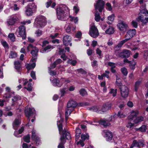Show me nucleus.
Wrapping results in <instances>:
<instances>
[{
  "label": "nucleus",
  "instance_id": "obj_1",
  "mask_svg": "<svg viewBox=\"0 0 148 148\" xmlns=\"http://www.w3.org/2000/svg\"><path fill=\"white\" fill-rule=\"evenodd\" d=\"M66 8L64 10L59 6H57L56 12L57 18L58 20L63 21L66 20L67 16L69 14V10L68 7H66Z\"/></svg>",
  "mask_w": 148,
  "mask_h": 148
},
{
  "label": "nucleus",
  "instance_id": "obj_2",
  "mask_svg": "<svg viewBox=\"0 0 148 148\" xmlns=\"http://www.w3.org/2000/svg\"><path fill=\"white\" fill-rule=\"evenodd\" d=\"M138 114V111H132L130 115L128 117V119L130 121L133 120L134 122L135 123H137L143 121L144 119L143 117L140 116L136 117Z\"/></svg>",
  "mask_w": 148,
  "mask_h": 148
},
{
  "label": "nucleus",
  "instance_id": "obj_3",
  "mask_svg": "<svg viewBox=\"0 0 148 148\" xmlns=\"http://www.w3.org/2000/svg\"><path fill=\"white\" fill-rule=\"evenodd\" d=\"M46 24V18L43 16H40L35 19L34 26L37 28L45 26Z\"/></svg>",
  "mask_w": 148,
  "mask_h": 148
},
{
  "label": "nucleus",
  "instance_id": "obj_4",
  "mask_svg": "<svg viewBox=\"0 0 148 148\" xmlns=\"http://www.w3.org/2000/svg\"><path fill=\"white\" fill-rule=\"evenodd\" d=\"M70 138L69 133L64 129L63 131L62 135L60 138L61 142L58 146V148H64L63 145L65 142L66 139H69Z\"/></svg>",
  "mask_w": 148,
  "mask_h": 148
},
{
  "label": "nucleus",
  "instance_id": "obj_5",
  "mask_svg": "<svg viewBox=\"0 0 148 148\" xmlns=\"http://www.w3.org/2000/svg\"><path fill=\"white\" fill-rule=\"evenodd\" d=\"M19 20L18 15L14 14L10 16L7 20L6 23L8 26H12Z\"/></svg>",
  "mask_w": 148,
  "mask_h": 148
},
{
  "label": "nucleus",
  "instance_id": "obj_6",
  "mask_svg": "<svg viewBox=\"0 0 148 148\" xmlns=\"http://www.w3.org/2000/svg\"><path fill=\"white\" fill-rule=\"evenodd\" d=\"M138 22H141L142 24H146L148 23V11L141 12L139 13L137 19Z\"/></svg>",
  "mask_w": 148,
  "mask_h": 148
},
{
  "label": "nucleus",
  "instance_id": "obj_7",
  "mask_svg": "<svg viewBox=\"0 0 148 148\" xmlns=\"http://www.w3.org/2000/svg\"><path fill=\"white\" fill-rule=\"evenodd\" d=\"M15 34L18 37H21L23 39H25L26 38L25 27L24 26L19 27L16 31Z\"/></svg>",
  "mask_w": 148,
  "mask_h": 148
},
{
  "label": "nucleus",
  "instance_id": "obj_8",
  "mask_svg": "<svg viewBox=\"0 0 148 148\" xmlns=\"http://www.w3.org/2000/svg\"><path fill=\"white\" fill-rule=\"evenodd\" d=\"M70 82L69 80L64 78H61L60 80L58 79H55L52 81V84L55 86L60 87L64 83L66 84Z\"/></svg>",
  "mask_w": 148,
  "mask_h": 148
},
{
  "label": "nucleus",
  "instance_id": "obj_9",
  "mask_svg": "<svg viewBox=\"0 0 148 148\" xmlns=\"http://www.w3.org/2000/svg\"><path fill=\"white\" fill-rule=\"evenodd\" d=\"M89 34L91 37L94 38H97L99 35L98 30L94 25H92L90 27Z\"/></svg>",
  "mask_w": 148,
  "mask_h": 148
},
{
  "label": "nucleus",
  "instance_id": "obj_10",
  "mask_svg": "<svg viewBox=\"0 0 148 148\" xmlns=\"http://www.w3.org/2000/svg\"><path fill=\"white\" fill-rule=\"evenodd\" d=\"M121 90V96L124 98H126L128 95L129 89L127 87L124 85H123L119 87Z\"/></svg>",
  "mask_w": 148,
  "mask_h": 148
},
{
  "label": "nucleus",
  "instance_id": "obj_11",
  "mask_svg": "<svg viewBox=\"0 0 148 148\" xmlns=\"http://www.w3.org/2000/svg\"><path fill=\"white\" fill-rule=\"evenodd\" d=\"M105 3L102 0H98L96 4L95 5V10H98L100 12H101L104 8Z\"/></svg>",
  "mask_w": 148,
  "mask_h": 148
},
{
  "label": "nucleus",
  "instance_id": "obj_12",
  "mask_svg": "<svg viewBox=\"0 0 148 148\" xmlns=\"http://www.w3.org/2000/svg\"><path fill=\"white\" fill-rule=\"evenodd\" d=\"M34 111L35 110L34 108H28V107H26L25 112L26 116L29 119V121L30 120V117L33 115Z\"/></svg>",
  "mask_w": 148,
  "mask_h": 148
},
{
  "label": "nucleus",
  "instance_id": "obj_13",
  "mask_svg": "<svg viewBox=\"0 0 148 148\" xmlns=\"http://www.w3.org/2000/svg\"><path fill=\"white\" fill-rule=\"evenodd\" d=\"M23 82V84L24 86L28 84V87H25L24 88L27 89L29 91H31L32 90V83L30 82H29L27 79H19V82L21 83L22 82Z\"/></svg>",
  "mask_w": 148,
  "mask_h": 148
},
{
  "label": "nucleus",
  "instance_id": "obj_14",
  "mask_svg": "<svg viewBox=\"0 0 148 148\" xmlns=\"http://www.w3.org/2000/svg\"><path fill=\"white\" fill-rule=\"evenodd\" d=\"M112 105L111 103H107L103 105L102 106H100V111H99L100 114H102L103 113L106 112L111 107Z\"/></svg>",
  "mask_w": 148,
  "mask_h": 148
},
{
  "label": "nucleus",
  "instance_id": "obj_15",
  "mask_svg": "<svg viewBox=\"0 0 148 148\" xmlns=\"http://www.w3.org/2000/svg\"><path fill=\"white\" fill-rule=\"evenodd\" d=\"M117 26L119 30L124 32L126 31L128 28L127 24L124 21L119 23L117 25Z\"/></svg>",
  "mask_w": 148,
  "mask_h": 148
},
{
  "label": "nucleus",
  "instance_id": "obj_16",
  "mask_svg": "<svg viewBox=\"0 0 148 148\" xmlns=\"http://www.w3.org/2000/svg\"><path fill=\"white\" fill-rule=\"evenodd\" d=\"M71 41V37L68 35H66L63 38V42L65 46H68L70 45L72 46V43H70Z\"/></svg>",
  "mask_w": 148,
  "mask_h": 148
},
{
  "label": "nucleus",
  "instance_id": "obj_17",
  "mask_svg": "<svg viewBox=\"0 0 148 148\" xmlns=\"http://www.w3.org/2000/svg\"><path fill=\"white\" fill-rule=\"evenodd\" d=\"M57 117H60V120H59L57 122V125L58 127L60 134H61L62 130V121L63 119L61 117V114L60 113L57 115Z\"/></svg>",
  "mask_w": 148,
  "mask_h": 148
},
{
  "label": "nucleus",
  "instance_id": "obj_18",
  "mask_svg": "<svg viewBox=\"0 0 148 148\" xmlns=\"http://www.w3.org/2000/svg\"><path fill=\"white\" fill-rule=\"evenodd\" d=\"M104 133L106 136V140L108 141H110L112 139L113 135L112 132L108 130H105Z\"/></svg>",
  "mask_w": 148,
  "mask_h": 148
},
{
  "label": "nucleus",
  "instance_id": "obj_19",
  "mask_svg": "<svg viewBox=\"0 0 148 148\" xmlns=\"http://www.w3.org/2000/svg\"><path fill=\"white\" fill-rule=\"evenodd\" d=\"M130 54V51L128 50H125L120 54V56L122 58H128Z\"/></svg>",
  "mask_w": 148,
  "mask_h": 148
},
{
  "label": "nucleus",
  "instance_id": "obj_20",
  "mask_svg": "<svg viewBox=\"0 0 148 148\" xmlns=\"http://www.w3.org/2000/svg\"><path fill=\"white\" fill-rule=\"evenodd\" d=\"M21 121L20 119H16L12 124L13 128L15 130H17L21 124Z\"/></svg>",
  "mask_w": 148,
  "mask_h": 148
},
{
  "label": "nucleus",
  "instance_id": "obj_21",
  "mask_svg": "<svg viewBox=\"0 0 148 148\" xmlns=\"http://www.w3.org/2000/svg\"><path fill=\"white\" fill-rule=\"evenodd\" d=\"M77 105V103L75 101L71 100L69 101L67 104V108H73L75 107Z\"/></svg>",
  "mask_w": 148,
  "mask_h": 148
},
{
  "label": "nucleus",
  "instance_id": "obj_22",
  "mask_svg": "<svg viewBox=\"0 0 148 148\" xmlns=\"http://www.w3.org/2000/svg\"><path fill=\"white\" fill-rule=\"evenodd\" d=\"M53 49V47L50 45H48L45 48L41 49L40 50V52L42 53H47Z\"/></svg>",
  "mask_w": 148,
  "mask_h": 148
},
{
  "label": "nucleus",
  "instance_id": "obj_23",
  "mask_svg": "<svg viewBox=\"0 0 148 148\" xmlns=\"http://www.w3.org/2000/svg\"><path fill=\"white\" fill-rule=\"evenodd\" d=\"M88 110L95 112H96L97 113H99V111H100V106H96L91 107L88 108Z\"/></svg>",
  "mask_w": 148,
  "mask_h": 148
},
{
  "label": "nucleus",
  "instance_id": "obj_24",
  "mask_svg": "<svg viewBox=\"0 0 148 148\" xmlns=\"http://www.w3.org/2000/svg\"><path fill=\"white\" fill-rule=\"evenodd\" d=\"M5 89L7 93L4 95L3 97L5 99L10 98L11 97V93H12V92H10V88L8 87H7L5 88Z\"/></svg>",
  "mask_w": 148,
  "mask_h": 148
},
{
  "label": "nucleus",
  "instance_id": "obj_25",
  "mask_svg": "<svg viewBox=\"0 0 148 148\" xmlns=\"http://www.w3.org/2000/svg\"><path fill=\"white\" fill-rule=\"evenodd\" d=\"M14 64L16 69L18 70L20 69L21 68V63L18 61H15L14 62Z\"/></svg>",
  "mask_w": 148,
  "mask_h": 148
},
{
  "label": "nucleus",
  "instance_id": "obj_26",
  "mask_svg": "<svg viewBox=\"0 0 148 148\" xmlns=\"http://www.w3.org/2000/svg\"><path fill=\"white\" fill-rule=\"evenodd\" d=\"M27 69L29 70L33 69L36 66V64L35 63H33L32 64H28L26 65Z\"/></svg>",
  "mask_w": 148,
  "mask_h": 148
},
{
  "label": "nucleus",
  "instance_id": "obj_27",
  "mask_svg": "<svg viewBox=\"0 0 148 148\" xmlns=\"http://www.w3.org/2000/svg\"><path fill=\"white\" fill-rule=\"evenodd\" d=\"M99 123L102 125H103L105 127H107L110 125V123L107 120H101L100 121Z\"/></svg>",
  "mask_w": 148,
  "mask_h": 148
},
{
  "label": "nucleus",
  "instance_id": "obj_28",
  "mask_svg": "<svg viewBox=\"0 0 148 148\" xmlns=\"http://www.w3.org/2000/svg\"><path fill=\"white\" fill-rule=\"evenodd\" d=\"M25 14L27 16H30L32 15L33 14L32 10L31 9L27 6Z\"/></svg>",
  "mask_w": 148,
  "mask_h": 148
},
{
  "label": "nucleus",
  "instance_id": "obj_29",
  "mask_svg": "<svg viewBox=\"0 0 148 148\" xmlns=\"http://www.w3.org/2000/svg\"><path fill=\"white\" fill-rule=\"evenodd\" d=\"M73 108H67L65 112V117L66 120L69 116L71 114Z\"/></svg>",
  "mask_w": 148,
  "mask_h": 148
},
{
  "label": "nucleus",
  "instance_id": "obj_30",
  "mask_svg": "<svg viewBox=\"0 0 148 148\" xmlns=\"http://www.w3.org/2000/svg\"><path fill=\"white\" fill-rule=\"evenodd\" d=\"M134 147H136L139 148L138 140H134L130 146V148H133Z\"/></svg>",
  "mask_w": 148,
  "mask_h": 148
},
{
  "label": "nucleus",
  "instance_id": "obj_31",
  "mask_svg": "<svg viewBox=\"0 0 148 148\" xmlns=\"http://www.w3.org/2000/svg\"><path fill=\"white\" fill-rule=\"evenodd\" d=\"M114 29L112 27H110L105 32L106 34H112L114 33Z\"/></svg>",
  "mask_w": 148,
  "mask_h": 148
},
{
  "label": "nucleus",
  "instance_id": "obj_32",
  "mask_svg": "<svg viewBox=\"0 0 148 148\" xmlns=\"http://www.w3.org/2000/svg\"><path fill=\"white\" fill-rule=\"evenodd\" d=\"M39 50L38 48H36L35 49L32 50L31 52L32 55V56H34L35 57L37 56V53L38 52Z\"/></svg>",
  "mask_w": 148,
  "mask_h": 148
},
{
  "label": "nucleus",
  "instance_id": "obj_33",
  "mask_svg": "<svg viewBox=\"0 0 148 148\" xmlns=\"http://www.w3.org/2000/svg\"><path fill=\"white\" fill-rule=\"evenodd\" d=\"M141 83V82L140 81H137L135 83L134 85L135 90L137 91L139 87V86Z\"/></svg>",
  "mask_w": 148,
  "mask_h": 148
},
{
  "label": "nucleus",
  "instance_id": "obj_34",
  "mask_svg": "<svg viewBox=\"0 0 148 148\" xmlns=\"http://www.w3.org/2000/svg\"><path fill=\"white\" fill-rule=\"evenodd\" d=\"M114 15L113 14H112L110 16H109L108 17V21H107V23L109 24H111L112 21L114 20Z\"/></svg>",
  "mask_w": 148,
  "mask_h": 148
},
{
  "label": "nucleus",
  "instance_id": "obj_35",
  "mask_svg": "<svg viewBox=\"0 0 148 148\" xmlns=\"http://www.w3.org/2000/svg\"><path fill=\"white\" fill-rule=\"evenodd\" d=\"M127 32L132 38L136 33V30L134 29L129 30Z\"/></svg>",
  "mask_w": 148,
  "mask_h": 148
},
{
  "label": "nucleus",
  "instance_id": "obj_36",
  "mask_svg": "<svg viewBox=\"0 0 148 148\" xmlns=\"http://www.w3.org/2000/svg\"><path fill=\"white\" fill-rule=\"evenodd\" d=\"M27 6L31 9L32 10V9H35L36 8V5H35L34 3H29Z\"/></svg>",
  "mask_w": 148,
  "mask_h": 148
},
{
  "label": "nucleus",
  "instance_id": "obj_37",
  "mask_svg": "<svg viewBox=\"0 0 148 148\" xmlns=\"http://www.w3.org/2000/svg\"><path fill=\"white\" fill-rule=\"evenodd\" d=\"M139 148L143 147L145 146L144 141L143 140H138Z\"/></svg>",
  "mask_w": 148,
  "mask_h": 148
},
{
  "label": "nucleus",
  "instance_id": "obj_38",
  "mask_svg": "<svg viewBox=\"0 0 148 148\" xmlns=\"http://www.w3.org/2000/svg\"><path fill=\"white\" fill-rule=\"evenodd\" d=\"M16 57L17 54L15 52L12 51L10 52L9 55V58H15Z\"/></svg>",
  "mask_w": 148,
  "mask_h": 148
},
{
  "label": "nucleus",
  "instance_id": "obj_39",
  "mask_svg": "<svg viewBox=\"0 0 148 148\" xmlns=\"http://www.w3.org/2000/svg\"><path fill=\"white\" fill-rule=\"evenodd\" d=\"M89 136L88 134H82L81 135V139L83 141H84L88 139L89 138Z\"/></svg>",
  "mask_w": 148,
  "mask_h": 148
},
{
  "label": "nucleus",
  "instance_id": "obj_40",
  "mask_svg": "<svg viewBox=\"0 0 148 148\" xmlns=\"http://www.w3.org/2000/svg\"><path fill=\"white\" fill-rule=\"evenodd\" d=\"M36 48L35 46H34L32 44H29L27 47V51H29L30 50H33Z\"/></svg>",
  "mask_w": 148,
  "mask_h": 148
},
{
  "label": "nucleus",
  "instance_id": "obj_41",
  "mask_svg": "<svg viewBox=\"0 0 148 148\" xmlns=\"http://www.w3.org/2000/svg\"><path fill=\"white\" fill-rule=\"evenodd\" d=\"M95 20L97 22H99L100 19L101 17L97 11L95 13Z\"/></svg>",
  "mask_w": 148,
  "mask_h": 148
},
{
  "label": "nucleus",
  "instance_id": "obj_42",
  "mask_svg": "<svg viewBox=\"0 0 148 148\" xmlns=\"http://www.w3.org/2000/svg\"><path fill=\"white\" fill-rule=\"evenodd\" d=\"M24 141L27 143H29L30 141V136L29 134H28L24 137Z\"/></svg>",
  "mask_w": 148,
  "mask_h": 148
},
{
  "label": "nucleus",
  "instance_id": "obj_43",
  "mask_svg": "<svg viewBox=\"0 0 148 148\" xmlns=\"http://www.w3.org/2000/svg\"><path fill=\"white\" fill-rule=\"evenodd\" d=\"M8 37L12 41H14L15 40V38L13 33H10L8 35Z\"/></svg>",
  "mask_w": 148,
  "mask_h": 148
},
{
  "label": "nucleus",
  "instance_id": "obj_44",
  "mask_svg": "<svg viewBox=\"0 0 148 148\" xmlns=\"http://www.w3.org/2000/svg\"><path fill=\"white\" fill-rule=\"evenodd\" d=\"M121 71L122 73L125 76L127 75L128 72L127 69L125 67H123L121 69Z\"/></svg>",
  "mask_w": 148,
  "mask_h": 148
},
{
  "label": "nucleus",
  "instance_id": "obj_45",
  "mask_svg": "<svg viewBox=\"0 0 148 148\" xmlns=\"http://www.w3.org/2000/svg\"><path fill=\"white\" fill-rule=\"evenodd\" d=\"M117 93V89L114 90L112 88L110 89V91L109 92V93L112 94V96L114 97H115Z\"/></svg>",
  "mask_w": 148,
  "mask_h": 148
},
{
  "label": "nucleus",
  "instance_id": "obj_46",
  "mask_svg": "<svg viewBox=\"0 0 148 148\" xmlns=\"http://www.w3.org/2000/svg\"><path fill=\"white\" fill-rule=\"evenodd\" d=\"M69 17L70 18V20L71 21H73L75 23H77L78 21L77 17H72L71 15H69Z\"/></svg>",
  "mask_w": 148,
  "mask_h": 148
},
{
  "label": "nucleus",
  "instance_id": "obj_47",
  "mask_svg": "<svg viewBox=\"0 0 148 148\" xmlns=\"http://www.w3.org/2000/svg\"><path fill=\"white\" fill-rule=\"evenodd\" d=\"M80 94L82 96H84L87 95V93L85 90L84 89H81L79 91Z\"/></svg>",
  "mask_w": 148,
  "mask_h": 148
},
{
  "label": "nucleus",
  "instance_id": "obj_48",
  "mask_svg": "<svg viewBox=\"0 0 148 148\" xmlns=\"http://www.w3.org/2000/svg\"><path fill=\"white\" fill-rule=\"evenodd\" d=\"M21 99V97L19 96H16L13 97L12 99V101L13 102L16 101Z\"/></svg>",
  "mask_w": 148,
  "mask_h": 148
},
{
  "label": "nucleus",
  "instance_id": "obj_49",
  "mask_svg": "<svg viewBox=\"0 0 148 148\" xmlns=\"http://www.w3.org/2000/svg\"><path fill=\"white\" fill-rule=\"evenodd\" d=\"M1 42V44L4 47L7 48L8 47V45L6 41L2 40Z\"/></svg>",
  "mask_w": 148,
  "mask_h": 148
},
{
  "label": "nucleus",
  "instance_id": "obj_50",
  "mask_svg": "<svg viewBox=\"0 0 148 148\" xmlns=\"http://www.w3.org/2000/svg\"><path fill=\"white\" fill-rule=\"evenodd\" d=\"M110 73V72L108 71H105V73L103 74V77H106L107 78H109V74Z\"/></svg>",
  "mask_w": 148,
  "mask_h": 148
},
{
  "label": "nucleus",
  "instance_id": "obj_51",
  "mask_svg": "<svg viewBox=\"0 0 148 148\" xmlns=\"http://www.w3.org/2000/svg\"><path fill=\"white\" fill-rule=\"evenodd\" d=\"M146 127L145 125H142L139 128V130L142 132H145L146 131Z\"/></svg>",
  "mask_w": 148,
  "mask_h": 148
},
{
  "label": "nucleus",
  "instance_id": "obj_52",
  "mask_svg": "<svg viewBox=\"0 0 148 148\" xmlns=\"http://www.w3.org/2000/svg\"><path fill=\"white\" fill-rule=\"evenodd\" d=\"M35 34L37 36H39L42 35V32L40 30L38 29L36 31Z\"/></svg>",
  "mask_w": 148,
  "mask_h": 148
},
{
  "label": "nucleus",
  "instance_id": "obj_53",
  "mask_svg": "<svg viewBox=\"0 0 148 148\" xmlns=\"http://www.w3.org/2000/svg\"><path fill=\"white\" fill-rule=\"evenodd\" d=\"M30 75L33 79H36L35 72L34 71H32L30 73Z\"/></svg>",
  "mask_w": 148,
  "mask_h": 148
},
{
  "label": "nucleus",
  "instance_id": "obj_54",
  "mask_svg": "<svg viewBox=\"0 0 148 148\" xmlns=\"http://www.w3.org/2000/svg\"><path fill=\"white\" fill-rule=\"evenodd\" d=\"M66 88H63L61 90L60 92L61 94V97L63 96L64 95L66 92Z\"/></svg>",
  "mask_w": 148,
  "mask_h": 148
},
{
  "label": "nucleus",
  "instance_id": "obj_55",
  "mask_svg": "<svg viewBox=\"0 0 148 148\" xmlns=\"http://www.w3.org/2000/svg\"><path fill=\"white\" fill-rule=\"evenodd\" d=\"M134 124L132 123L131 122H128L127 123L126 127L127 128H131L132 127H133L134 126Z\"/></svg>",
  "mask_w": 148,
  "mask_h": 148
},
{
  "label": "nucleus",
  "instance_id": "obj_56",
  "mask_svg": "<svg viewBox=\"0 0 148 148\" xmlns=\"http://www.w3.org/2000/svg\"><path fill=\"white\" fill-rule=\"evenodd\" d=\"M132 24L134 27L136 28L137 27L138 23L136 21H133L132 22Z\"/></svg>",
  "mask_w": 148,
  "mask_h": 148
},
{
  "label": "nucleus",
  "instance_id": "obj_57",
  "mask_svg": "<svg viewBox=\"0 0 148 148\" xmlns=\"http://www.w3.org/2000/svg\"><path fill=\"white\" fill-rule=\"evenodd\" d=\"M73 10L76 14H77L79 10V7L77 6H75L73 7Z\"/></svg>",
  "mask_w": 148,
  "mask_h": 148
},
{
  "label": "nucleus",
  "instance_id": "obj_58",
  "mask_svg": "<svg viewBox=\"0 0 148 148\" xmlns=\"http://www.w3.org/2000/svg\"><path fill=\"white\" fill-rule=\"evenodd\" d=\"M106 8L108 10L110 11L112 10V8L111 4L109 3L106 4Z\"/></svg>",
  "mask_w": 148,
  "mask_h": 148
},
{
  "label": "nucleus",
  "instance_id": "obj_59",
  "mask_svg": "<svg viewBox=\"0 0 148 148\" xmlns=\"http://www.w3.org/2000/svg\"><path fill=\"white\" fill-rule=\"evenodd\" d=\"M77 71L82 74H85L86 73V71L82 69H78Z\"/></svg>",
  "mask_w": 148,
  "mask_h": 148
},
{
  "label": "nucleus",
  "instance_id": "obj_60",
  "mask_svg": "<svg viewBox=\"0 0 148 148\" xmlns=\"http://www.w3.org/2000/svg\"><path fill=\"white\" fill-rule=\"evenodd\" d=\"M32 139L33 140H34L35 138L36 137V131L35 130H33L32 131Z\"/></svg>",
  "mask_w": 148,
  "mask_h": 148
},
{
  "label": "nucleus",
  "instance_id": "obj_61",
  "mask_svg": "<svg viewBox=\"0 0 148 148\" xmlns=\"http://www.w3.org/2000/svg\"><path fill=\"white\" fill-rule=\"evenodd\" d=\"M82 33L80 31H78L76 34L75 36L76 38H79L81 37L82 36Z\"/></svg>",
  "mask_w": 148,
  "mask_h": 148
},
{
  "label": "nucleus",
  "instance_id": "obj_62",
  "mask_svg": "<svg viewBox=\"0 0 148 148\" xmlns=\"http://www.w3.org/2000/svg\"><path fill=\"white\" fill-rule=\"evenodd\" d=\"M68 63H70L74 66L77 63V61L76 60H73L72 61L71 60H69L67 61Z\"/></svg>",
  "mask_w": 148,
  "mask_h": 148
},
{
  "label": "nucleus",
  "instance_id": "obj_63",
  "mask_svg": "<svg viewBox=\"0 0 148 148\" xmlns=\"http://www.w3.org/2000/svg\"><path fill=\"white\" fill-rule=\"evenodd\" d=\"M13 9L15 11L18 10L19 9V7L16 4H14L13 7Z\"/></svg>",
  "mask_w": 148,
  "mask_h": 148
},
{
  "label": "nucleus",
  "instance_id": "obj_64",
  "mask_svg": "<svg viewBox=\"0 0 148 148\" xmlns=\"http://www.w3.org/2000/svg\"><path fill=\"white\" fill-rule=\"evenodd\" d=\"M75 132L76 134L78 135V134L80 135L81 132V130L78 128H77L76 129Z\"/></svg>",
  "mask_w": 148,
  "mask_h": 148
}]
</instances>
